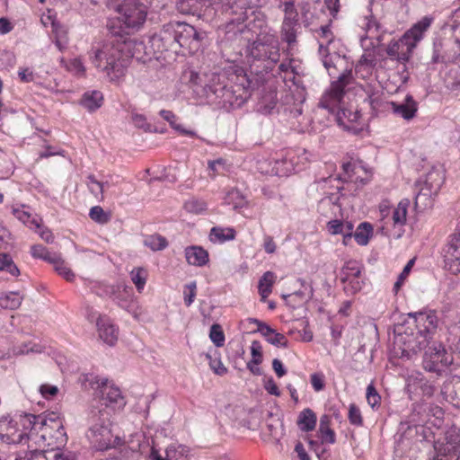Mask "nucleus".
I'll return each instance as SVG.
<instances>
[{"mask_svg":"<svg viewBox=\"0 0 460 460\" xmlns=\"http://www.w3.org/2000/svg\"><path fill=\"white\" fill-rule=\"evenodd\" d=\"M207 37L203 31L197 30L186 22L169 23L163 27L158 35L152 38V47L156 52L172 51L195 54L202 47Z\"/></svg>","mask_w":460,"mask_h":460,"instance_id":"nucleus-1","label":"nucleus"},{"mask_svg":"<svg viewBox=\"0 0 460 460\" xmlns=\"http://www.w3.org/2000/svg\"><path fill=\"white\" fill-rule=\"evenodd\" d=\"M51 429L45 419L33 414L22 415L18 421L5 416L0 419V438L8 444H19L26 439L27 443L42 446Z\"/></svg>","mask_w":460,"mask_h":460,"instance_id":"nucleus-2","label":"nucleus"},{"mask_svg":"<svg viewBox=\"0 0 460 460\" xmlns=\"http://www.w3.org/2000/svg\"><path fill=\"white\" fill-rule=\"evenodd\" d=\"M121 47V43L106 42L93 47L90 52L92 64L113 83L119 82L125 75L129 64V58Z\"/></svg>","mask_w":460,"mask_h":460,"instance_id":"nucleus-3","label":"nucleus"},{"mask_svg":"<svg viewBox=\"0 0 460 460\" xmlns=\"http://www.w3.org/2000/svg\"><path fill=\"white\" fill-rule=\"evenodd\" d=\"M113 411L98 404L92 405L88 413L90 437L99 450H107L122 445L123 440L111 430Z\"/></svg>","mask_w":460,"mask_h":460,"instance_id":"nucleus-4","label":"nucleus"},{"mask_svg":"<svg viewBox=\"0 0 460 460\" xmlns=\"http://www.w3.org/2000/svg\"><path fill=\"white\" fill-rule=\"evenodd\" d=\"M431 22V18L423 17L407 31L399 41L390 43L386 49L389 60L398 61L404 65L409 60L416 44L422 39L423 33L430 26Z\"/></svg>","mask_w":460,"mask_h":460,"instance_id":"nucleus-5","label":"nucleus"},{"mask_svg":"<svg viewBox=\"0 0 460 460\" xmlns=\"http://www.w3.org/2000/svg\"><path fill=\"white\" fill-rule=\"evenodd\" d=\"M85 387L96 390V396L99 401L96 404L114 411L115 407H121L125 404L119 389L114 386L106 378H101L93 374H87L84 377Z\"/></svg>","mask_w":460,"mask_h":460,"instance_id":"nucleus-6","label":"nucleus"},{"mask_svg":"<svg viewBox=\"0 0 460 460\" xmlns=\"http://www.w3.org/2000/svg\"><path fill=\"white\" fill-rule=\"evenodd\" d=\"M403 326H397L394 330L395 332V344L402 349V354L406 357H411L417 354L421 350H425L431 343L425 335L419 333L412 326L407 324Z\"/></svg>","mask_w":460,"mask_h":460,"instance_id":"nucleus-7","label":"nucleus"},{"mask_svg":"<svg viewBox=\"0 0 460 460\" xmlns=\"http://www.w3.org/2000/svg\"><path fill=\"white\" fill-rule=\"evenodd\" d=\"M118 13V20L126 29L137 30L146 18V7L139 0H123L113 8Z\"/></svg>","mask_w":460,"mask_h":460,"instance_id":"nucleus-8","label":"nucleus"},{"mask_svg":"<svg viewBox=\"0 0 460 460\" xmlns=\"http://www.w3.org/2000/svg\"><path fill=\"white\" fill-rule=\"evenodd\" d=\"M444 182V176L439 170L429 171L423 181H420L419 191L415 198V206L421 208L431 206L432 197L437 195Z\"/></svg>","mask_w":460,"mask_h":460,"instance_id":"nucleus-9","label":"nucleus"},{"mask_svg":"<svg viewBox=\"0 0 460 460\" xmlns=\"http://www.w3.org/2000/svg\"><path fill=\"white\" fill-rule=\"evenodd\" d=\"M351 81V71L344 69L338 75V80L332 83L330 88L323 94L319 106L330 111L341 107L345 93V87Z\"/></svg>","mask_w":460,"mask_h":460,"instance_id":"nucleus-10","label":"nucleus"},{"mask_svg":"<svg viewBox=\"0 0 460 460\" xmlns=\"http://www.w3.org/2000/svg\"><path fill=\"white\" fill-rule=\"evenodd\" d=\"M453 356L440 342H431L425 349L423 356V367L429 372L438 373L444 367L453 363Z\"/></svg>","mask_w":460,"mask_h":460,"instance_id":"nucleus-11","label":"nucleus"},{"mask_svg":"<svg viewBox=\"0 0 460 460\" xmlns=\"http://www.w3.org/2000/svg\"><path fill=\"white\" fill-rule=\"evenodd\" d=\"M87 317L95 321L99 337L108 345L113 346L118 341L119 331L106 315L99 314L92 307L87 308Z\"/></svg>","mask_w":460,"mask_h":460,"instance_id":"nucleus-12","label":"nucleus"},{"mask_svg":"<svg viewBox=\"0 0 460 460\" xmlns=\"http://www.w3.org/2000/svg\"><path fill=\"white\" fill-rule=\"evenodd\" d=\"M438 317L435 313H418L406 324L412 326L419 333L425 335L431 341L432 336L438 327Z\"/></svg>","mask_w":460,"mask_h":460,"instance_id":"nucleus-13","label":"nucleus"},{"mask_svg":"<svg viewBox=\"0 0 460 460\" xmlns=\"http://www.w3.org/2000/svg\"><path fill=\"white\" fill-rule=\"evenodd\" d=\"M446 268L453 274L460 272V232L454 234L445 251Z\"/></svg>","mask_w":460,"mask_h":460,"instance_id":"nucleus-14","label":"nucleus"},{"mask_svg":"<svg viewBox=\"0 0 460 460\" xmlns=\"http://www.w3.org/2000/svg\"><path fill=\"white\" fill-rule=\"evenodd\" d=\"M298 13H284L280 35L281 39L286 41L288 46H292L296 42V32L299 27Z\"/></svg>","mask_w":460,"mask_h":460,"instance_id":"nucleus-15","label":"nucleus"},{"mask_svg":"<svg viewBox=\"0 0 460 460\" xmlns=\"http://www.w3.org/2000/svg\"><path fill=\"white\" fill-rule=\"evenodd\" d=\"M250 321L257 325V331L261 333L268 342L275 346L288 347V340L282 333L277 332L267 323L257 319H250Z\"/></svg>","mask_w":460,"mask_h":460,"instance_id":"nucleus-16","label":"nucleus"},{"mask_svg":"<svg viewBox=\"0 0 460 460\" xmlns=\"http://www.w3.org/2000/svg\"><path fill=\"white\" fill-rule=\"evenodd\" d=\"M362 29L365 34L361 35V40H370L373 47L383 40V31L380 23L373 17H366Z\"/></svg>","mask_w":460,"mask_h":460,"instance_id":"nucleus-17","label":"nucleus"},{"mask_svg":"<svg viewBox=\"0 0 460 460\" xmlns=\"http://www.w3.org/2000/svg\"><path fill=\"white\" fill-rule=\"evenodd\" d=\"M319 53L323 57V63L330 75L334 76L338 67L342 66L345 63L344 58L337 53H329L327 48L323 46V42L319 43Z\"/></svg>","mask_w":460,"mask_h":460,"instance_id":"nucleus-18","label":"nucleus"},{"mask_svg":"<svg viewBox=\"0 0 460 460\" xmlns=\"http://www.w3.org/2000/svg\"><path fill=\"white\" fill-rule=\"evenodd\" d=\"M103 94L97 90H91L85 92L81 100L80 105L89 112L95 111L103 104Z\"/></svg>","mask_w":460,"mask_h":460,"instance_id":"nucleus-19","label":"nucleus"},{"mask_svg":"<svg viewBox=\"0 0 460 460\" xmlns=\"http://www.w3.org/2000/svg\"><path fill=\"white\" fill-rule=\"evenodd\" d=\"M445 451L447 453L438 455L434 460H460V431L456 434V438L453 434L448 437Z\"/></svg>","mask_w":460,"mask_h":460,"instance_id":"nucleus-20","label":"nucleus"},{"mask_svg":"<svg viewBox=\"0 0 460 460\" xmlns=\"http://www.w3.org/2000/svg\"><path fill=\"white\" fill-rule=\"evenodd\" d=\"M391 105L394 112L405 119H412L417 111V103L411 96H407L402 103L392 102Z\"/></svg>","mask_w":460,"mask_h":460,"instance_id":"nucleus-21","label":"nucleus"},{"mask_svg":"<svg viewBox=\"0 0 460 460\" xmlns=\"http://www.w3.org/2000/svg\"><path fill=\"white\" fill-rule=\"evenodd\" d=\"M185 257L189 264L195 266H203L208 261V252L199 246L186 248Z\"/></svg>","mask_w":460,"mask_h":460,"instance_id":"nucleus-22","label":"nucleus"},{"mask_svg":"<svg viewBox=\"0 0 460 460\" xmlns=\"http://www.w3.org/2000/svg\"><path fill=\"white\" fill-rule=\"evenodd\" d=\"M210 91L215 94L217 98L222 100L224 103L234 104V102L238 101V97L234 98L236 90L234 87H226V85L220 83L215 84L209 86Z\"/></svg>","mask_w":460,"mask_h":460,"instance_id":"nucleus-23","label":"nucleus"},{"mask_svg":"<svg viewBox=\"0 0 460 460\" xmlns=\"http://www.w3.org/2000/svg\"><path fill=\"white\" fill-rule=\"evenodd\" d=\"M214 0H179L178 10L182 13L196 14L201 11L203 6L213 4Z\"/></svg>","mask_w":460,"mask_h":460,"instance_id":"nucleus-24","label":"nucleus"},{"mask_svg":"<svg viewBox=\"0 0 460 460\" xmlns=\"http://www.w3.org/2000/svg\"><path fill=\"white\" fill-rule=\"evenodd\" d=\"M316 415L309 408L304 409L298 415L297 425L302 431H312L316 425Z\"/></svg>","mask_w":460,"mask_h":460,"instance_id":"nucleus-25","label":"nucleus"},{"mask_svg":"<svg viewBox=\"0 0 460 460\" xmlns=\"http://www.w3.org/2000/svg\"><path fill=\"white\" fill-rule=\"evenodd\" d=\"M331 417L323 415L320 418L319 433L323 443L333 444L335 442V433L330 427Z\"/></svg>","mask_w":460,"mask_h":460,"instance_id":"nucleus-26","label":"nucleus"},{"mask_svg":"<svg viewBox=\"0 0 460 460\" xmlns=\"http://www.w3.org/2000/svg\"><path fill=\"white\" fill-rule=\"evenodd\" d=\"M24 296L19 292H8L0 296V306L4 309L14 310L20 307Z\"/></svg>","mask_w":460,"mask_h":460,"instance_id":"nucleus-27","label":"nucleus"},{"mask_svg":"<svg viewBox=\"0 0 460 460\" xmlns=\"http://www.w3.org/2000/svg\"><path fill=\"white\" fill-rule=\"evenodd\" d=\"M276 276L271 271H266L259 280L258 289L262 300H265L272 291Z\"/></svg>","mask_w":460,"mask_h":460,"instance_id":"nucleus-28","label":"nucleus"},{"mask_svg":"<svg viewBox=\"0 0 460 460\" xmlns=\"http://www.w3.org/2000/svg\"><path fill=\"white\" fill-rule=\"evenodd\" d=\"M362 267L359 262L356 261H348L342 268L341 273V279L346 283L348 279L361 277Z\"/></svg>","mask_w":460,"mask_h":460,"instance_id":"nucleus-29","label":"nucleus"},{"mask_svg":"<svg viewBox=\"0 0 460 460\" xmlns=\"http://www.w3.org/2000/svg\"><path fill=\"white\" fill-rule=\"evenodd\" d=\"M234 236L235 231L233 228L213 227L210 231L209 239L214 243H224L233 240Z\"/></svg>","mask_w":460,"mask_h":460,"instance_id":"nucleus-30","label":"nucleus"},{"mask_svg":"<svg viewBox=\"0 0 460 460\" xmlns=\"http://www.w3.org/2000/svg\"><path fill=\"white\" fill-rule=\"evenodd\" d=\"M13 212L18 220L27 225L30 228H40V218H38L37 217H32L28 211L20 208H15Z\"/></svg>","mask_w":460,"mask_h":460,"instance_id":"nucleus-31","label":"nucleus"},{"mask_svg":"<svg viewBox=\"0 0 460 460\" xmlns=\"http://www.w3.org/2000/svg\"><path fill=\"white\" fill-rule=\"evenodd\" d=\"M372 231V226L369 223L364 222L358 226L353 236L359 245H366L369 241Z\"/></svg>","mask_w":460,"mask_h":460,"instance_id":"nucleus-32","label":"nucleus"},{"mask_svg":"<svg viewBox=\"0 0 460 460\" xmlns=\"http://www.w3.org/2000/svg\"><path fill=\"white\" fill-rule=\"evenodd\" d=\"M144 244L152 251L156 252L165 249L168 245V242L160 234H151L144 239Z\"/></svg>","mask_w":460,"mask_h":460,"instance_id":"nucleus-33","label":"nucleus"},{"mask_svg":"<svg viewBox=\"0 0 460 460\" xmlns=\"http://www.w3.org/2000/svg\"><path fill=\"white\" fill-rule=\"evenodd\" d=\"M54 265L55 270L67 281H73L75 274L65 261L58 255H55L51 262Z\"/></svg>","mask_w":460,"mask_h":460,"instance_id":"nucleus-34","label":"nucleus"},{"mask_svg":"<svg viewBox=\"0 0 460 460\" xmlns=\"http://www.w3.org/2000/svg\"><path fill=\"white\" fill-rule=\"evenodd\" d=\"M409 200L404 199L399 202L397 207L394 208L393 221L394 225L403 226L405 224Z\"/></svg>","mask_w":460,"mask_h":460,"instance_id":"nucleus-35","label":"nucleus"},{"mask_svg":"<svg viewBox=\"0 0 460 460\" xmlns=\"http://www.w3.org/2000/svg\"><path fill=\"white\" fill-rule=\"evenodd\" d=\"M90 218L100 225H105L111 221V215L104 211L101 206H94L89 211Z\"/></svg>","mask_w":460,"mask_h":460,"instance_id":"nucleus-36","label":"nucleus"},{"mask_svg":"<svg viewBox=\"0 0 460 460\" xmlns=\"http://www.w3.org/2000/svg\"><path fill=\"white\" fill-rule=\"evenodd\" d=\"M225 202L234 208H243L246 203L244 196L237 189H232L226 193Z\"/></svg>","mask_w":460,"mask_h":460,"instance_id":"nucleus-37","label":"nucleus"},{"mask_svg":"<svg viewBox=\"0 0 460 460\" xmlns=\"http://www.w3.org/2000/svg\"><path fill=\"white\" fill-rule=\"evenodd\" d=\"M131 281L135 284L138 292H141L146 285L147 271L143 268H136L130 272Z\"/></svg>","mask_w":460,"mask_h":460,"instance_id":"nucleus-38","label":"nucleus"},{"mask_svg":"<svg viewBox=\"0 0 460 460\" xmlns=\"http://www.w3.org/2000/svg\"><path fill=\"white\" fill-rule=\"evenodd\" d=\"M86 185L91 193L99 200L103 199V186L104 183L99 181L94 175L90 174L87 176Z\"/></svg>","mask_w":460,"mask_h":460,"instance_id":"nucleus-39","label":"nucleus"},{"mask_svg":"<svg viewBox=\"0 0 460 460\" xmlns=\"http://www.w3.org/2000/svg\"><path fill=\"white\" fill-rule=\"evenodd\" d=\"M0 271H6L12 276H19L20 270L9 254L0 253Z\"/></svg>","mask_w":460,"mask_h":460,"instance_id":"nucleus-40","label":"nucleus"},{"mask_svg":"<svg viewBox=\"0 0 460 460\" xmlns=\"http://www.w3.org/2000/svg\"><path fill=\"white\" fill-rule=\"evenodd\" d=\"M60 62L67 71L77 76H82L85 73V67L79 58H74L69 61H66L64 58H62Z\"/></svg>","mask_w":460,"mask_h":460,"instance_id":"nucleus-41","label":"nucleus"},{"mask_svg":"<svg viewBox=\"0 0 460 460\" xmlns=\"http://www.w3.org/2000/svg\"><path fill=\"white\" fill-rule=\"evenodd\" d=\"M184 208L194 214H200L207 209V203L203 199L191 198L184 203Z\"/></svg>","mask_w":460,"mask_h":460,"instance_id":"nucleus-42","label":"nucleus"},{"mask_svg":"<svg viewBox=\"0 0 460 460\" xmlns=\"http://www.w3.org/2000/svg\"><path fill=\"white\" fill-rule=\"evenodd\" d=\"M46 441L42 446H36L32 442H28V448L30 449L31 457L28 460H49L48 450H42Z\"/></svg>","mask_w":460,"mask_h":460,"instance_id":"nucleus-43","label":"nucleus"},{"mask_svg":"<svg viewBox=\"0 0 460 460\" xmlns=\"http://www.w3.org/2000/svg\"><path fill=\"white\" fill-rule=\"evenodd\" d=\"M31 255L34 258L42 259L48 261L50 263L55 258V255H51L49 252L41 244H35L31 247Z\"/></svg>","mask_w":460,"mask_h":460,"instance_id":"nucleus-44","label":"nucleus"},{"mask_svg":"<svg viewBox=\"0 0 460 460\" xmlns=\"http://www.w3.org/2000/svg\"><path fill=\"white\" fill-rule=\"evenodd\" d=\"M209 337L216 346H223L225 341V335L219 324H213L211 326Z\"/></svg>","mask_w":460,"mask_h":460,"instance_id":"nucleus-45","label":"nucleus"},{"mask_svg":"<svg viewBox=\"0 0 460 460\" xmlns=\"http://www.w3.org/2000/svg\"><path fill=\"white\" fill-rule=\"evenodd\" d=\"M49 460H75V455L69 451L61 449L48 450Z\"/></svg>","mask_w":460,"mask_h":460,"instance_id":"nucleus-46","label":"nucleus"},{"mask_svg":"<svg viewBox=\"0 0 460 460\" xmlns=\"http://www.w3.org/2000/svg\"><path fill=\"white\" fill-rule=\"evenodd\" d=\"M311 295H312V289L310 288L307 297H305V294L302 291H297L293 294L284 295L283 298L286 300L287 305L294 306L293 304L297 302L298 300L300 302H305V301H307L308 299H310Z\"/></svg>","mask_w":460,"mask_h":460,"instance_id":"nucleus-47","label":"nucleus"},{"mask_svg":"<svg viewBox=\"0 0 460 460\" xmlns=\"http://www.w3.org/2000/svg\"><path fill=\"white\" fill-rule=\"evenodd\" d=\"M310 383L315 392H320L325 387V376L321 372L314 373L310 376Z\"/></svg>","mask_w":460,"mask_h":460,"instance_id":"nucleus-48","label":"nucleus"},{"mask_svg":"<svg viewBox=\"0 0 460 460\" xmlns=\"http://www.w3.org/2000/svg\"><path fill=\"white\" fill-rule=\"evenodd\" d=\"M251 353L252 356V362L254 365H259L262 361V347L260 341H253L251 346Z\"/></svg>","mask_w":460,"mask_h":460,"instance_id":"nucleus-49","label":"nucleus"},{"mask_svg":"<svg viewBox=\"0 0 460 460\" xmlns=\"http://www.w3.org/2000/svg\"><path fill=\"white\" fill-rule=\"evenodd\" d=\"M344 284L345 291L354 294L361 289L363 281L361 277H356L355 279H348L347 282Z\"/></svg>","mask_w":460,"mask_h":460,"instance_id":"nucleus-50","label":"nucleus"},{"mask_svg":"<svg viewBox=\"0 0 460 460\" xmlns=\"http://www.w3.org/2000/svg\"><path fill=\"white\" fill-rule=\"evenodd\" d=\"M459 35H460V26L459 27H456L455 29V40H454V44H453V54L448 57V59H451L453 61H456L458 59H460V38H459Z\"/></svg>","mask_w":460,"mask_h":460,"instance_id":"nucleus-51","label":"nucleus"},{"mask_svg":"<svg viewBox=\"0 0 460 460\" xmlns=\"http://www.w3.org/2000/svg\"><path fill=\"white\" fill-rule=\"evenodd\" d=\"M196 282H191L185 287L184 290V302L187 306H190L196 296Z\"/></svg>","mask_w":460,"mask_h":460,"instance_id":"nucleus-52","label":"nucleus"},{"mask_svg":"<svg viewBox=\"0 0 460 460\" xmlns=\"http://www.w3.org/2000/svg\"><path fill=\"white\" fill-rule=\"evenodd\" d=\"M380 395L377 394L373 385H369L367 388V400L371 407H375L380 402Z\"/></svg>","mask_w":460,"mask_h":460,"instance_id":"nucleus-53","label":"nucleus"},{"mask_svg":"<svg viewBox=\"0 0 460 460\" xmlns=\"http://www.w3.org/2000/svg\"><path fill=\"white\" fill-rule=\"evenodd\" d=\"M349 419L351 424L359 426L362 424V417L359 409L355 404H350Z\"/></svg>","mask_w":460,"mask_h":460,"instance_id":"nucleus-54","label":"nucleus"},{"mask_svg":"<svg viewBox=\"0 0 460 460\" xmlns=\"http://www.w3.org/2000/svg\"><path fill=\"white\" fill-rule=\"evenodd\" d=\"M276 1L278 3L279 8L281 9L283 13H298L295 6L296 0H276Z\"/></svg>","mask_w":460,"mask_h":460,"instance_id":"nucleus-55","label":"nucleus"},{"mask_svg":"<svg viewBox=\"0 0 460 460\" xmlns=\"http://www.w3.org/2000/svg\"><path fill=\"white\" fill-rule=\"evenodd\" d=\"M209 358V366L215 374L223 376L227 372L226 367L222 364L221 360L218 358H212L208 356Z\"/></svg>","mask_w":460,"mask_h":460,"instance_id":"nucleus-56","label":"nucleus"},{"mask_svg":"<svg viewBox=\"0 0 460 460\" xmlns=\"http://www.w3.org/2000/svg\"><path fill=\"white\" fill-rule=\"evenodd\" d=\"M40 392L44 398L50 399L57 395L58 389L55 385H42L40 387Z\"/></svg>","mask_w":460,"mask_h":460,"instance_id":"nucleus-57","label":"nucleus"},{"mask_svg":"<svg viewBox=\"0 0 460 460\" xmlns=\"http://www.w3.org/2000/svg\"><path fill=\"white\" fill-rule=\"evenodd\" d=\"M132 121L135 124V126L139 128H143L146 131L150 129V125L146 122V119L144 115L134 114L132 116Z\"/></svg>","mask_w":460,"mask_h":460,"instance_id":"nucleus-58","label":"nucleus"},{"mask_svg":"<svg viewBox=\"0 0 460 460\" xmlns=\"http://www.w3.org/2000/svg\"><path fill=\"white\" fill-rule=\"evenodd\" d=\"M328 230L332 234H342L343 233V222L340 220H332L328 223Z\"/></svg>","mask_w":460,"mask_h":460,"instance_id":"nucleus-59","label":"nucleus"},{"mask_svg":"<svg viewBox=\"0 0 460 460\" xmlns=\"http://www.w3.org/2000/svg\"><path fill=\"white\" fill-rule=\"evenodd\" d=\"M166 460H181L183 455L181 451H178L175 447H168L165 450Z\"/></svg>","mask_w":460,"mask_h":460,"instance_id":"nucleus-60","label":"nucleus"},{"mask_svg":"<svg viewBox=\"0 0 460 460\" xmlns=\"http://www.w3.org/2000/svg\"><path fill=\"white\" fill-rule=\"evenodd\" d=\"M319 37L321 39H323V40L321 42H323V45L324 44H329V43L332 42V31H331V30L329 29L328 26H323V27L320 28Z\"/></svg>","mask_w":460,"mask_h":460,"instance_id":"nucleus-61","label":"nucleus"},{"mask_svg":"<svg viewBox=\"0 0 460 460\" xmlns=\"http://www.w3.org/2000/svg\"><path fill=\"white\" fill-rule=\"evenodd\" d=\"M264 387L269 394H273L275 396L280 395V391L272 378H270L266 381Z\"/></svg>","mask_w":460,"mask_h":460,"instance_id":"nucleus-62","label":"nucleus"},{"mask_svg":"<svg viewBox=\"0 0 460 460\" xmlns=\"http://www.w3.org/2000/svg\"><path fill=\"white\" fill-rule=\"evenodd\" d=\"M39 230V234L43 241H45L47 243H52L54 242V235L49 228L40 227Z\"/></svg>","mask_w":460,"mask_h":460,"instance_id":"nucleus-63","label":"nucleus"},{"mask_svg":"<svg viewBox=\"0 0 460 460\" xmlns=\"http://www.w3.org/2000/svg\"><path fill=\"white\" fill-rule=\"evenodd\" d=\"M295 451L296 452L299 460H310V457L301 442L296 443Z\"/></svg>","mask_w":460,"mask_h":460,"instance_id":"nucleus-64","label":"nucleus"}]
</instances>
